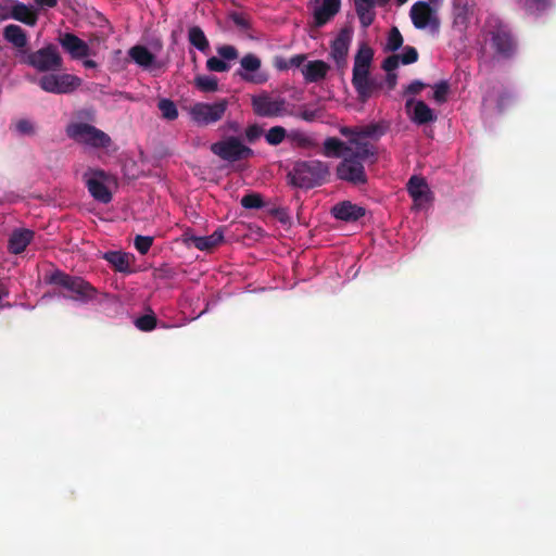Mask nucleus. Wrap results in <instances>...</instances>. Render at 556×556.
<instances>
[{
	"label": "nucleus",
	"instance_id": "1",
	"mask_svg": "<svg viewBox=\"0 0 556 556\" xmlns=\"http://www.w3.org/2000/svg\"><path fill=\"white\" fill-rule=\"evenodd\" d=\"M482 34L497 59H511L518 48L517 40L509 26L494 13H490L483 24Z\"/></svg>",
	"mask_w": 556,
	"mask_h": 556
},
{
	"label": "nucleus",
	"instance_id": "2",
	"mask_svg": "<svg viewBox=\"0 0 556 556\" xmlns=\"http://www.w3.org/2000/svg\"><path fill=\"white\" fill-rule=\"evenodd\" d=\"M328 175V166L321 161H298L288 172L287 181L294 188L312 189L323 185Z\"/></svg>",
	"mask_w": 556,
	"mask_h": 556
},
{
	"label": "nucleus",
	"instance_id": "3",
	"mask_svg": "<svg viewBox=\"0 0 556 556\" xmlns=\"http://www.w3.org/2000/svg\"><path fill=\"white\" fill-rule=\"evenodd\" d=\"M51 282L65 289L68 294L64 295L74 301L87 303L96 299L98 290L87 280L79 276H72L56 270L51 276Z\"/></svg>",
	"mask_w": 556,
	"mask_h": 556
},
{
	"label": "nucleus",
	"instance_id": "4",
	"mask_svg": "<svg viewBox=\"0 0 556 556\" xmlns=\"http://www.w3.org/2000/svg\"><path fill=\"white\" fill-rule=\"evenodd\" d=\"M20 62L41 73L63 70V59L58 48L52 43L34 52L22 51Z\"/></svg>",
	"mask_w": 556,
	"mask_h": 556
},
{
	"label": "nucleus",
	"instance_id": "5",
	"mask_svg": "<svg viewBox=\"0 0 556 556\" xmlns=\"http://www.w3.org/2000/svg\"><path fill=\"white\" fill-rule=\"evenodd\" d=\"M252 109L255 115L260 117H282L294 115L293 105H290L286 98L274 97L267 92L253 96L251 98Z\"/></svg>",
	"mask_w": 556,
	"mask_h": 556
},
{
	"label": "nucleus",
	"instance_id": "6",
	"mask_svg": "<svg viewBox=\"0 0 556 556\" xmlns=\"http://www.w3.org/2000/svg\"><path fill=\"white\" fill-rule=\"evenodd\" d=\"M210 150L220 160L231 164L249 160L254 155V151L237 136H229L212 143Z\"/></svg>",
	"mask_w": 556,
	"mask_h": 556
},
{
	"label": "nucleus",
	"instance_id": "7",
	"mask_svg": "<svg viewBox=\"0 0 556 556\" xmlns=\"http://www.w3.org/2000/svg\"><path fill=\"white\" fill-rule=\"evenodd\" d=\"M66 135L79 143L97 149H106L112 144V139L106 132L88 123L70 124L66 128Z\"/></svg>",
	"mask_w": 556,
	"mask_h": 556
},
{
	"label": "nucleus",
	"instance_id": "8",
	"mask_svg": "<svg viewBox=\"0 0 556 556\" xmlns=\"http://www.w3.org/2000/svg\"><path fill=\"white\" fill-rule=\"evenodd\" d=\"M228 108V101L222 99L215 103L198 102L190 108L192 121L200 126H207L220 121Z\"/></svg>",
	"mask_w": 556,
	"mask_h": 556
},
{
	"label": "nucleus",
	"instance_id": "9",
	"mask_svg": "<svg viewBox=\"0 0 556 556\" xmlns=\"http://www.w3.org/2000/svg\"><path fill=\"white\" fill-rule=\"evenodd\" d=\"M109 175L100 168H88L83 179L90 195L100 203L108 204L112 201V192L105 185Z\"/></svg>",
	"mask_w": 556,
	"mask_h": 556
},
{
	"label": "nucleus",
	"instance_id": "10",
	"mask_svg": "<svg viewBox=\"0 0 556 556\" xmlns=\"http://www.w3.org/2000/svg\"><path fill=\"white\" fill-rule=\"evenodd\" d=\"M81 85V79L72 74L43 75L39 79L42 90L55 94L70 93Z\"/></svg>",
	"mask_w": 556,
	"mask_h": 556
},
{
	"label": "nucleus",
	"instance_id": "11",
	"mask_svg": "<svg viewBox=\"0 0 556 556\" xmlns=\"http://www.w3.org/2000/svg\"><path fill=\"white\" fill-rule=\"evenodd\" d=\"M409 16L413 25L417 29L430 28L437 31L440 27L439 17L429 2L418 1L414 3L410 8Z\"/></svg>",
	"mask_w": 556,
	"mask_h": 556
},
{
	"label": "nucleus",
	"instance_id": "12",
	"mask_svg": "<svg viewBox=\"0 0 556 556\" xmlns=\"http://www.w3.org/2000/svg\"><path fill=\"white\" fill-rule=\"evenodd\" d=\"M337 176L339 179L355 186L367 182L364 164L359 160L349 156H344L337 166Z\"/></svg>",
	"mask_w": 556,
	"mask_h": 556
},
{
	"label": "nucleus",
	"instance_id": "13",
	"mask_svg": "<svg viewBox=\"0 0 556 556\" xmlns=\"http://www.w3.org/2000/svg\"><path fill=\"white\" fill-rule=\"evenodd\" d=\"M261 65L262 62L257 55L248 53L240 60V68L236 71V75L248 83L263 84L266 81V76L257 74Z\"/></svg>",
	"mask_w": 556,
	"mask_h": 556
},
{
	"label": "nucleus",
	"instance_id": "14",
	"mask_svg": "<svg viewBox=\"0 0 556 556\" xmlns=\"http://www.w3.org/2000/svg\"><path fill=\"white\" fill-rule=\"evenodd\" d=\"M345 137L349 138L348 146L351 147V151H346L345 156L359 160L362 163L366 162L367 160H370L371 164L376 163L377 148L372 143L353 135Z\"/></svg>",
	"mask_w": 556,
	"mask_h": 556
},
{
	"label": "nucleus",
	"instance_id": "15",
	"mask_svg": "<svg viewBox=\"0 0 556 556\" xmlns=\"http://www.w3.org/2000/svg\"><path fill=\"white\" fill-rule=\"evenodd\" d=\"M58 41L72 59L80 60L90 55V47L73 33H60Z\"/></svg>",
	"mask_w": 556,
	"mask_h": 556
},
{
	"label": "nucleus",
	"instance_id": "16",
	"mask_svg": "<svg viewBox=\"0 0 556 556\" xmlns=\"http://www.w3.org/2000/svg\"><path fill=\"white\" fill-rule=\"evenodd\" d=\"M475 4L469 0L453 1V29L465 34L473 15Z\"/></svg>",
	"mask_w": 556,
	"mask_h": 556
},
{
	"label": "nucleus",
	"instance_id": "17",
	"mask_svg": "<svg viewBox=\"0 0 556 556\" xmlns=\"http://www.w3.org/2000/svg\"><path fill=\"white\" fill-rule=\"evenodd\" d=\"M352 33L353 30L351 27H343L331 42L330 55L338 67H344L346 65V56L352 40Z\"/></svg>",
	"mask_w": 556,
	"mask_h": 556
},
{
	"label": "nucleus",
	"instance_id": "18",
	"mask_svg": "<svg viewBox=\"0 0 556 556\" xmlns=\"http://www.w3.org/2000/svg\"><path fill=\"white\" fill-rule=\"evenodd\" d=\"M13 18L27 26H35L38 21V13L31 7L20 1H12V5L7 14H0V21Z\"/></svg>",
	"mask_w": 556,
	"mask_h": 556
},
{
	"label": "nucleus",
	"instance_id": "19",
	"mask_svg": "<svg viewBox=\"0 0 556 556\" xmlns=\"http://www.w3.org/2000/svg\"><path fill=\"white\" fill-rule=\"evenodd\" d=\"M352 85L362 102H366L376 88L375 81L369 78V70L358 67L353 68Z\"/></svg>",
	"mask_w": 556,
	"mask_h": 556
},
{
	"label": "nucleus",
	"instance_id": "20",
	"mask_svg": "<svg viewBox=\"0 0 556 556\" xmlns=\"http://www.w3.org/2000/svg\"><path fill=\"white\" fill-rule=\"evenodd\" d=\"M340 8L341 0H321V3L314 8L312 25L316 28L323 27L337 15Z\"/></svg>",
	"mask_w": 556,
	"mask_h": 556
},
{
	"label": "nucleus",
	"instance_id": "21",
	"mask_svg": "<svg viewBox=\"0 0 556 556\" xmlns=\"http://www.w3.org/2000/svg\"><path fill=\"white\" fill-rule=\"evenodd\" d=\"M186 244H192L200 251H208L217 247L224 240L223 228L216 229L212 235L205 237H198L191 233L190 230L185 231L182 235Z\"/></svg>",
	"mask_w": 556,
	"mask_h": 556
},
{
	"label": "nucleus",
	"instance_id": "22",
	"mask_svg": "<svg viewBox=\"0 0 556 556\" xmlns=\"http://www.w3.org/2000/svg\"><path fill=\"white\" fill-rule=\"evenodd\" d=\"M331 214L336 219L353 223L365 216L366 208L351 201H342L332 206Z\"/></svg>",
	"mask_w": 556,
	"mask_h": 556
},
{
	"label": "nucleus",
	"instance_id": "23",
	"mask_svg": "<svg viewBox=\"0 0 556 556\" xmlns=\"http://www.w3.org/2000/svg\"><path fill=\"white\" fill-rule=\"evenodd\" d=\"M342 136H356L363 140L367 138L379 139L386 134V127L382 123H370L368 125L356 127H342L340 129Z\"/></svg>",
	"mask_w": 556,
	"mask_h": 556
},
{
	"label": "nucleus",
	"instance_id": "24",
	"mask_svg": "<svg viewBox=\"0 0 556 556\" xmlns=\"http://www.w3.org/2000/svg\"><path fill=\"white\" fill-rule=\"evenodd\" d=\"M35 232L30 229H14L8 241V250L12 254L23 253L34 239Z\"/></svg>",
	"mask_w": 556,
	"mask_h": 556
},
{
	"label": "nucleus",
	"instance_id": "25",
	"mask_svg": "<svg viewBox=\"0 0 556 556\" xmlns=\"http://www.w3.org/2000/svg\"><path fill=\"white\" fill-rule=\"evenodd\" d=\"M103 258L113 267L115 271L123 274H130L132 271L130 264L134 262L135 257L130 253L122 251H109L104 253Z\"/></svg>",
	"mask_w": 556,
	"mask_h": 556
},
{
	"label": "nucleus",
	"instance_id": "26",
	"mask_svg": "<svg viewBox=\"0 0 556 556\" xmlns=\"http://www.w3.org/2000/svg\"><path fill=\"white\" fill-rule=\"evenodd\" d=\"M407 192L415 203L421 204L427 202L430 198V189L425 180L420 176H412L407 182Z\"/></svg>",
	"mask_w": 556,
	"mask_h": 556
},
{
	"label": "nucleus",
	"instance_id": "27",
	"mask_svg": "<svg viewBox=\"0 0 556 556\" xmlns=\"http://www.w3.org/2000/svg\"><path fill=\"white\" fill-rule=\"evenodd\" d=\"M413 104L414 112L410 118L415 124L425 125L437 119V115L434 114L433 110L430 109L429 105L424 101H415L414 99H409L406 101L405 106L406 109H409V106Z\"/></svg>",
	"mask_w": 556,
	"mask_h": 556
},
{
	"label": "nucleus",
	"instance_id": "28",
	"mask_svg": "<svg viewBox=\"0 0 556 556\" xmlns=\"http://www.w3.org/2000/svg\"><path fill=\"white\" fill-rule=\"evenodd\" d=\"M329 70L330 66L326 62L315 60L305 64L301 71L307 83H317L327 76Z\"/></svg>",
	"mask_w": 556,
	"mask_h": 556
},
{
	"label": "nucleus",
	"instance_id": "29",
	"mask_svg": "<svg viewBox=\"0 0 556 556\" xmlns=\"http://www.w3.org/2000/svg\"><path fill=\"white\" fill-rule=\"evenodd\" d=\"M3 37L8 42L18 49L21 53L25 51L24 49L28 43V38L26 31L21 26L15 24L7 25L3 28Z\"/></svg>",
	"mask_w": 556,
	"mask_h": 556
},
{
	"label": "nucleus",
	"instance_id": "30",
	"mask_svg": "<svg viewBox=\"0 0 556 556\" xmlns=\"http://www.w3.org/2000/svg\"><path fill=\"white\" fill-rule=\"evenodd\" d=\"M355 10L359 18L361 25L364 28L369 27L375 20V7L377 5L374 0H354Z\"/></svg>",
	"mask_w": 556,
	"mask_h": 556
},
{
	"label": "nucleus",
	"instance_id": "31",
	"mask_svg": "<svg viewBox=\"0 0 556 556\" xmlns=\"http://www.w3.org/2000/svg\"><path fill=\"white\" fill-rule=\"evenodd\" d=\"M131 60L143 68H149L155 62V55L144 46H134L128 52Z\"/></svg>",
	"mask_w": 556,
	"mask_h": 556
},
{
	"label": "nucleus",
	"instance_id": "32",
	"mask_svg": "<svg viewBox=\"0 0 556 556\" xmlns=\"http://www.w3.org/2000/svg\"><path fill=\"white\" fill-rule=\"evenodd\" d=\"M346 151H351V147L336 137H328L324 141V154L328 157L346 155Z\"/></svg>",
	"mask_w": 556,
	"mask_h": 556
},
{
	"label": "nucleus",
	"instance_id": "33",
	"mask_svg": "<svg viewBox=\"0 0 556 556\" xmlns=\"http://www.w3.org/2000/svg\"><path fill=\"white\" fill-rule=\"evenodd\" d=\"M188 40L191 46L202 53H206L210 49V42L200 26H191L188 30Z\"/></svg>",
	"mask_w": 556,
	"mask_h": 556
},
{
	"label": "nucleus",
	"instance_id": "34",
	"mask_svg": "<svg viewBox=\"0 0 556 556\" xmlns=\"http://www.w3.org/2000/svg\"><path fill=\"white\" fill-rule=\"evenodd\" d=\"M374 59V50L366 42H362L354 58L353 68L369 70Z\"/></svg>",
	"mask_w": 556,
	"mask_h": 556
},
{
	"label": "nucleus",
	"instance_id": "35",
	"mask_svg": "<svg viewBox=\"0 0 556 556\" xmlns=\"http://www.w3.org/2000/svg\"><path fill=\"white\" fill-rule=\"evenodd\" d=\"M289 138L291 139V141L294 143L295 147L301 148V149L309 150V149H314V148L318 147L317 142L315 141V139L313 137H311L302 131H292L289 135Z\"/></svg>",
	"mask_w": 556,
	"mask_h": 556
},
{
	"label": "nucleus",
	"instance_id": "36",
	"mask_svg": "<svg viewBox=\"0 0 556 556\" xmlns=\"http://www.w3.org/2000/svg\"><path fill=\"white\" fill-rule=\"evenodd\" d=\"M403 41L404 39L401 31L396 26H393L388 34L387 43L383 50L386 52H395L403 46Z\"/></svg>",
	"mask_w": 556,
	"mask_h": 556
},
{
	"label": "nucleus",
	"instance_id": "37",
	"mask_svg": "<svg viewBox=\"0 0 556 556\" xmlns=\"http://www.w3.org/2000/svg\"><path fill=\"white\" fill-rule=\"evenodd\" d=\"M157 108L164 119L175 121L178 117L177 106L170 99H161L157 103Z\"/></svg>",
	"mask_w": 556,
	"mask_h": 556
},
{
	"label": "nucleus",
	"instance_id": "38",
	"mask_svg": "<svg viewBox=\"0 0 556 556\" xmlns=\"http://www.w3.org/2000/svg\"><path fill=\"white\" fill-rule=\"evenodd\" d=\"M306 60L305 54H295L289 59L279 58L275 61V66L280 71H286L291 67H300Z\"/></svg>",
	"mask_w": 556,
	"mask_h": 556
},
{
	"label": "nucleus",
	"instance_id": "39",
	"mask_svg": "<svg viewBox=\"0 0 556 556\" xmlns=\"http://www.w3.org/2000/svg\"><path fill=\"white\" fill-rule=\"evenodd\" d=\"M288 136L287 130L282 126H274L265 134V140L269 146L280 144Z\"/></svg>",
	"mask_w": 556,
	"mask_h": 556
},
{
	"label": "nucleus",
	"instance_id": "40",
	"mask_svg": "<svg viewBox=\"0 0 556 556\" xmlns=\"http://www.w3.org/2000/svg\"><path fill=\"white\" fill-rule=\"evenodd\" d=\"M552 0H518L521 8L530 14H534L545 10Z\"/></svg>",
	"mask_w": 556,
	"mask_h": 556
},
{
	"label": "nucleus",
	"instance_id": "41",
	"mask_svg": "<svg viewBox=\"0 0 556 556\" xmlns=\"http://www.w3.org/2000/svg\"><path fill=\"white\" fill-rule=\"evenodd\" d=\"M195 86L203 92H214L218 88V80L214 76H198L195 78Z\"/></svg>",
	"mask_w": 556,
	"mask_h": 556
},
{
	"label": "nucleus",
	"instance_id": "42",
	"mask_svg": "<svg viewBox=\"0 0 556 556\" xmlns=\"http://www.w3.org/2000/svg\"><path fill=\"white\" fill-rule=\"evenodd\" d=\"M157 318L156 316L151 314L142 315L135 320V325L138 329L142 331H151L156 327Z\"/></svg>",
	"mask_w": 556,
	"mask_h": 556
},
{
	"label": "nucleus",
	"instance_id": "43",
	"mask_svg": "<svg viewBox=\"0 0 556 556\" xmlns=\"http://www.w3.org/2000/svg\"><path fill=\"white\" fill-rule=\"evenodd\" d=\"M240 203L244 208H262L264 206L262 195L255 192L242 197Z\"/></svg>",
	"mask_w": 556,
	"mask_h": 556
},
{
	"label": "nucleus",
	"instance_id": "44",
	"mask_svg": "<svg viewBox=\"0 0 556 556\" xmlns=\"http://www.w3.org/2000/svg\"><path fill=\"white\" fill-rule=\"evenodd\" d=\"M229 18L241 31H248L251 28L250 17L244 13L231 12Z\"/></svg>",
	"mask_w": 556,
	"mask_h": 556
},
{
	"label": "nucleus",
	"instance_id": "45",
	"mask_svg": "<svg viewBox=\"0 0 556 556\" xmlns=\"http://www.w3.org/2000/svg\"><path fill=\"white\" fill-rule=\"evenodd\" d=\"M152 243H153V237H150V236L137 235L134 239V245H135L136 250L142 255H144L149 252Z\"/></svg>",
	"mask_w": 556,
	"mask_h": 556
},
{
	"label": "nucleus",
	"instance_id": "46",
	"mask_svg": "<svg viewBox=\"0 0 556 556\" xmlns=\"http://www.w3.org/2000/svg\"><path fill=\"white\" fill-rule=\"evenodd\" d=\"M450 90L448 83L442 80L434 86L433 99L438 103H444L447 100V93Z\"/></svg>",
	"mask_w": 556,
	"mask_h": 556
},
{
	"label": "nucleus",
	"instance_id": "47",
	"mask_svg": "<svg viewBox=\"0 0 556 556\" xmlns=\"http://www.w3.org/2000/svg\"><path fill=\"white\" fill-rule=\"evenodd\" d=\"M206 67L212 72H227L230 68V65L223 59L212 56L206 61Z\"/></svg>",
	"mask_w": 556,
	"mask_h": 556
},
{
	"label": "nucleus",
	"instance_id": "48",
	"mask_svg": "<svg viewBox=\"0 0 556 556\" xmlns=\"http://www.w3.org/2000/svg\"><path fill=\"white\" fill-rule=\"evenodd\" d=\"M401 63L404 65L413 64L418 61V51L412 46H406L403 49V53L399 54Z\"/></svg>",
	"mask_w": 556,
	"mask_h": 556
},
{
	"label": "nucleus",
	"instance_id": "49",
	"mask_svg": "<svg viewBox=\"0 0 556 556\" xmlns=\"http://www.w3.org/2000/svg\"><path fill=\"white\" fill-rule=\"evenodd\" d=\"M217 53L219 56L225 61H232L236 60L239 55L238 50L236 47L230 45L222 46L217 49Z\"/></svg>",
	"mask_w": 556,
	"mask_h": 556
},
{
	"label": "nucleus",
	"instance_id": "50",
	"mask_svg": "<svg viewBox=\"0 0 556 556\" xmlns=\"http://www.w3.org/2000/svg\"><path fill=\"white\" fill-rule=\"evenodd\" d=\"M401 60L399 54H391L383 60L381 67L387 73H392L397 68Z\"/></svg>",
	"mask_w": 556,
	"mask_h": 556
},
{
	"label": "nucleus",
	"instance_id": "51",
	"mask_svg": "<svg viewBox=\"0 0 556 556\" xmlns=\"http://www.w3.org/2000/svg\"><path fill=\"white\" fill-rule=\"evenodd\" d=\"M15 128L22 135L31 136L35 134L34 124L29 119H26V118H22V119L17 121V123L15 124Z\"/></svg>",
	"mask_w": 556,
	"mask_h": 556
},
{
	"label": "nucleus",
	"instance_id": "52",
	"mask_svg": "<svg viewBox=\"0 0 556 556\" xmlns=\"http://www.w3.org/2000/svg\"><path fill=\"white\" fill-rule=\"evenodd\" d=\"M262 134L263 129L256 124L248 126L244 131L245 139L249 143L255 142Z\"/></svg>",
	"mask_w": 556,
	"mask_h": 556
},
{
	"label": "nucleus",
	"instance_id": "53",
	"mask_svg": "<svg viewBox=\"0 0 556 556\" xmlns=\"http://www.w3.org/2000/svg\"><path fill=\"white\" fill-rule=\"evenodd\" d=\"M293 116H298L300 118H302L303 121H306V122H313L317 118L318 116V111L317 110H312V109H307V108H303L299 114H295Z\"/></svg>",
	"mask_w": 556,
	"mask_h": 556
},
{
	"label": "nucleus",
	"instance_id": "54",
	"mask_svg": "<svg viewBox=\"0 0 556 556\" xmlns=\"http://www.w3.org/2000/svg\"><path fill=\"white\" fill-rule=\"evenodd\" d=\"M426 84H424L420 80H414L412 81L405 89V93L409 94H417L419 93L424 88H426Z\"/></svg>",
	"mask_w": 556,
	"mask_h": 556
},
{
	"label": "nucleus",
	"instance_id": "55",
	"mask_svg": "<svg viewBox=\"0 0 556 556\" xmlns=\"http://www.w3.org/2000/svg\"><path fill=\"white\" fill-rule=\"evenodd\" d=\"M513 99V96L510 92L508 91H503L500 97H498V100H497V108L500 111H503L506 106V104H508Z\"/></svg>",
	"mask_w": 556,
	"mask_h": 556
},
{
	"label": "nucleus",
	"instance_id": "56",
	"mask_svg": "<svg viewBox=\"0 0 556 556\" xmlns=\"http://www.w3.org/2000/svg\"><path fill=\"white\" fill-rule=\"evenodd\" d=\"M387 85H388V88L390 90L394 89L395 86H396V83H397V75L392 72V73H387Z\"/></svg>",
	"mask_w": 556,
	"mask_h": 556
},
{
	"label": "nucleus",
	"instance_id": "57",
	"mask_svg": "<svg viewBox=\"0 0 556 556\" xmlns=\"http://www.w3.org/2000/svg\"><path fill=\"white\" fill-rule=\"evenodd\" d=\"M36 4L41 8H54L58 0H36Z\"/></svg>",
	"mask_w": 556,
	"mask_h": 556
},
{
	"label": "nucleus",
	"instance_id": "58",
	"mask_svg": "<svg viewBox=\"0 0 556 556\" xmlns=\"http://www.w3.org/2000/svg\"><path fill=\"white\" fill-rule=\"evenodd\" d=\"M227 128L233 132L240 131V125L237 122H227Z\"/></svg>",
	"mask_w": 556,
	"mask_h": 556
},
{
	"label": "nucleus",
	"instance_id": "59",
	"mask_svg": "<svg viewBox=\"0 0 556 556\" xmlns=\"http://www.w3.org/2000/svg\"><path fill=\"white\" fill-rule=\"evenodd\" d=\"M84 66L87 68H94V67H97V62L93 60H85Z\"/></svg>",
	"mask_w": 556,
	"mask_h": 556
},
{
	"label": "nucleus",
	"instance_id": "60",
	"mask_svg": "<svg viewBox=\"0 0 556 556\" xmlns=\"http://www.w3.org/2000/svg\"><path fill=\"white\" fill-rule=\"evenodd\" d=\"M9 10H10V7L0 3V11L2 12L1 14H7L9 12Z\"/></svg>",
	"mask_w": 556,
	"mask_h": 556
},
{
	"label": "nucleus",
	"instance_id": "61",
	"mask_svg": "<svg viewBox=\"0 0 556 556\" xmlns=\"http://www.w3.org/2000/svg\"><path fill=\"white\" fill-rule=\"evenodd\" d=\"M375 3L379 7L386 5L390 0H374Z\"/></svg>",
	"mask_w": 556,
	"mask_h": 556
},
{
	"label": "nucleus",
	"instance_id": "62",
	"mask_svg": "<svg viewBox=\"0 0 556 556\" xmlns=\"http://www.w3.org/2000/svg\"><path fill=\"white\" fill-rule=\"evenodd\" d=\"M276 214H277V215H279V219L282 222V220H283V218H282V217H283V215H286L285 210H278V211L276 212Z\"/></svg>",
	"mask_w": 556,
	"mask_h": 556
},
{
	"label": "nucleus",
	"instance_id": "63",
	"mask_svg": "<svg viewBox=\"0 0 556 556\" xmlns=\"http://www.w3.org/2000/svg\"><path fill=\"white\" fill-rule=\"evenodd\" d=\"M396 2H397L399 5H403L404 3L407 2V0H396Z\"/></svg>",
	"mask_w": 556,
	"mask_h": 556
}]
</instances>
